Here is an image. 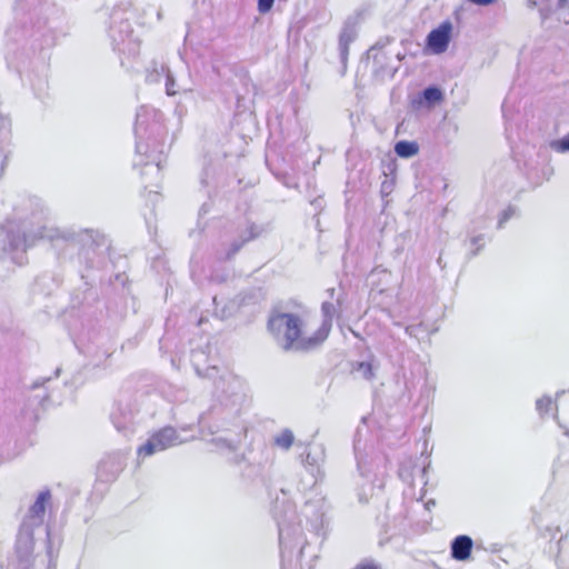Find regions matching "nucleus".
<instances>
[{
	"instance_id": "26",
	"label": "nucleus",
	"mask_w": 569,
	"mask_h": 569,
	"mask_svg": "<svg viewBox=\"0 0 569 569\" xmlns=\"http://www.w3.org/2000/svg\"><path fill=\"white\" fill-rule=\"evenodd\" d=\"M549 147L558 153H569V131L563 137L551 140Z\"/></svg>"
},
{
	"instance_id": "10",
	"label": "nucleus",
	"mask_w": 569,
	"mask_h": 569,
	"mask_svg": "<svg viewBox=\"0 0 569 569\" xmlns=\"http://www.w3.org/2000/svg\"><path fill=\"white\" fill-rule=\"evenodd\" d=\"M136 415L137 411L131 408L129 402L120 400L112 410L110 418L114 428L123 433V436L128 437L134 432Z\"/></svg>"
},
{
	"instance_id": "49",
	"label": "nucleus",
	"mask_w": 569,
	"mask_h": 569,
	"mask_svg": "<svg viewBox=\"0 0 569 569\" xmlns=\"http://www.w3.org/2000/svg\"><path fill=\"white\" fill-rule=\"evenodd\" d=\"M565 393V390H559L556 392V399H559Z\"/></svg>"
},
{
	"instance_id": "51",
	"label": "nucleus",
	"mask_w": 569,
	"mask_h": 569,
	"mask_svg": "<svg viewBox=\"0 0 569 569\" xmlns=\"http://www.w3.org/2000/svg\"><path fill=\"white\" fill-rule=\"evenodd\" d=\"M60 372H61V369L60 368H57L56 371H54V377H59L60 376Z\"/></svg>"
},
{
	"instance_id": "19",
	"label": "nucleus",
	"mask_w": 569,
	"mask_h": 569,
	"mask_svg": "<svg viewBox=\"0 0 569 569\" xmlns=\"http://www.w3.org/2000/svg\"><path fill=\"white\" fill-rule=\"evenodd\" d=\"M51 499V491L49 489H44L40 491L34 500V502L29 507L28 513L31 518H37L42 520L47 505Z\"/></svg>"
},
{
	"instance_id": "38",
	"label": "nucleus",
	"mask_w": 569,
	"mask_h": 569,
	"mask_svg": "<svg viewBox=\"0 0 569 569\" xmlns=\"http://www.w3.org/2000/svg\"><path fill=\"white\" fill-rule=\"evenodd\" d=\"M50 380H51V378H50V377H49V378H40V379H37V380H34V381L32 382V385H31V387H30V388H31V389H38V388H40V387L44 386V383H46V382H49Z\"/></svg>"
},
{
	"instance_id": "32",
	"label": "nucleus",
	"mask_w": 569,
	"mask_h": 569,
	"mask_svg": "<svg viewBox=\"0 0 569 569\" xmlns=\"http://www.w3.org/2000/svg\"><path fill=\"white\" fill-rule=\"evenodd\" d=\"M355 453H356V459H357V470H358L359 475L361 477H365V478L368 477L367 469H366L362 460L359 457V451H358V445L357 443H355Z\"/></svg>"
},
{
	"instance_id": "47",
	"label": "nucleus",
	"mask_w": 569,
	"mask_h": 569,
	"mask_svg": "<svg viewBox=\"0 0 569 569\" xmlns=\"http://www.w3.org/2000/svg\"><path fill=\"white\" fill-rule=\"evenodd\" d=\"M432 506H436L435 500H432V499H431V500H429V501H427V502H426V507H427V509H430V507H432Z\"/></svg>"
},
{
	"instance_id": "23",
	"label": "nucleus",
	"mask_w": 569,
	"mask_h": 569,
	"mask_svg": "<svg viewBox=\"0 0 569 569\" xmlns=\"http://www.w3.org/2000/svg\"><path fill=\"white\" fill-rule=\"evenodd\" d=\"M273 443L282 449L288 451L292 445L295 443V435L291 429L286 428L281 430L274 438Z\"/></svg>"
},
{
	"instance_id": "54",
	"label": "nucleus",
	"mask_w": 569,
	"mask_h": 569,
	"mask_svg": "<svg viewBox=\"0 0 569 569\" xmlns=\"http://www.w3.org/2000/svg\"><path fill=\"white\" fill-rule=\"evenodd\" d=\"M232 383H233V385H236V386H238V387L240 386V382H239L238 380H233V382H232Z\"/></svg>"
},
{
	"instance_id": "33",
	"label": "nucleus",
	"mask_w": 569,
	"mask_h": 569,
	"mask_svg": "<svg viewBox=\"0 0 569 569\" xmlns=\"http://www.w3.org/2000/svg\"><path fill=\"white\" fill-rule=\"evenodd\" d=\"M310 204L315 210V216H318L325 207V199L322 197H316L310 201Z\"/></svg>"
},
{
	"instance_id": "9",
	"label": "nucleus",
	"mask_w": 569,
	"mask_h": 569,
	"mask_svg": "<svg viewBox=\"0 0 569 569\" xmlns=\"http://www.w3.org/2000/svg\"><path fill=\"white\" fill-rule=\"evenodd\" d=\"M452 30L451 21H442L427 34L426 48L433 54L446 52L452 38Z\"/></svg>"
},
{
	"instance_id": "39",
	"label": "nucleus",
	"mask_w": 569,
	"mask_h": 569,
	"mask_svg": "<svg viewBox=\"0 0 569 569\" xmlns=\"http://www.w3.org/2000/svg\"><path fill=\"white\" fill-rule=\"evenodd\" d=\"M232 399H231V405L232 407H237L240 405V402L242 401V398H243V395L242 393H239V392H232L231 395Z\"/></svg>"
},
{
	"instance_id": "35",
	"label": "nucleus",
	"mask_w": 569,
	"mask_h": 569,
	"mask_svg": "<svg viewBox=\"0 0 569 569\" xmlns=\"http://www.w3.org/2000/svg\"><path fill=\"white\" fill-rule=\"evenodd\" d=\"M380 274H383L385 277H389L390 272L387 269H383L381 267H376L370 272V277L371 278H375V277L380 276Z\"/></svg>"
},
{
	"instance_id": "12",
	"label": "nucleus",
	"mask_w": 569,
	"mask_h": 569,
	"mask_svg": "<svg viewBox=\"0 0 569 569\" xmlns=\"http://www.w3.org/2000/svg\"><path fill=\"white\" fill-rule=\"evenodd\" d=\"M445 100V91L437 84H430L412 97V109H433Z\"/></svg>"
},
{
	"instance_id": "29",
	"label": "nucleus",
	"mask_w": 569,
	"mask_h": 569,
	"mask_svg": "<svg viewBox=\"0 0 569 569\" xmlns=\"http://www.w3.org/2000/svg\"><path fill=\"white\" fill-rule=\"evenodd\" d=\"M470 242H471V246L476 247L469 253L470 258H472V257H476L479 253V251L483 248L485 237H483V234L475 236L471 238Z\"/></svg>"
},
{
	"instance_id": "28",
	"label": "nucleus",
	"mask_w": 569,
	"mask_h": 569,
	"mask_svg": "<svg viewBox=\"0 0 569 569\" xmlns=\"http://www.w3.org/2000/svg\"><path fill=\"white\" fill-rule=\"evenodd\" d=\"M552 405H553V401H552L551 397L543 396V397L537 399L536 410L538 411L540 417H543L545 415H547L549 412Z\"/></svg>"
},
{
	"instance_id": "13",
	"label": "nucleus",
	"mask_w": 569,
	"mask_h": 569,
	"mask_svg": "<svg viewBox=\"0 0 569 569\" xmlns=\"http://www.w3.org/2000/svg\"><path fill=\"white\" fill-rule=\"evenodd\" d=\"M327 503L325 498H316L308 500L303 508L302 515L310 522L311 528L319 533L326 522Z\"/></svg>"
},
{
	"instance_id": "6",
	"label": "nucleus",
	"mask_w": 569,
	"mask_h": 569,
	"mask_svg": "<svg viewBox=\"0 0 569 569\" xmlns=\"http://www.w3.org/2000/svg\"><path fill=\"white\" fill-rule=\"evenodd\" d=\"M264 232L262 226L253 222L249 223L248 227L242 230L237 238L232 239L228 243H222L220 249L217 251V259L219 261H230L237 253L250 241L256 240Z\"/></svg>"
},
{
	"instance_id": "21",
	"label": "nucleus",
	"mask_w": 569,
	"mask_h": 569,
	"mask_svg": "<svg viewBox=\"0 0 569 569\" xmlns=\"http://www.w3.org/2000/svg\"><path fill=\"white\" fill-rule=\"evenodd\" d=\"M395 38L392 37H383L380 38L368 51L369 54L372 56L373 62L376 64L382 66V60L385 59V53L378 52L385 49L388 44H390Z\"/></svg>"
},
{
	"instance_id": "14",
	"label": "nucleus",
	"mask_w": 569,
	"mask_h": 569,
	"mask_svg": "<svg viewBox=\"0 0 569 569\" xmlns=\"http://www.w3.org/2000/svg\"><path fill=\"white\" fill-rule=\"evenodd\" d=\"M132 33L133 29L129 20L121 18L119 16V11L114 9L111 14V24L109 28V37L114 49L118 48L121 50L120 46L129 40L132 37Z\"/></svg>"
},
{
	"instance_id": "8",
	"label": "nucleus",
	"mask_w": 569,
	"mask_h": 569,
	"mask_svg": "<svg viewBox=\"0 0 569 569\" xmlns=\"http://www.w3.org/2000/svg\"><path fill=\"white\" fill-rule=\"evenodd\" d=\"M161 71L166 73V93L169 97L181 96L178 108L181 109L183 101L196 103L197 97L193 89V82L190 79L177 80L170 69L162 64Z\"/></svg>"
},
{
	"instance_id": "52",
	"label": "nucleus",
	"mask_w": 569,
	"mask_h": 569,
	"mask_svg": "<svg viewBox=\"0 0 569 569\" xmlns=\"http://www.w3.org/2000/svg\"><path fill=\"white\" fill-rule=\"evenodd\" d=\"M46 279H47V277H46V276H43V277H39V278L37 279V283H39L40 281H44Z\"/></svg>"
},
{
	"instance_id": "46",
	"label": "nucleus",
	"mask_w": 569,
	"mask_h": 569,
	"mask_svg": "<svg viewBox=\"0 0 569 569\" xmlns=\"http://www.w3.org/2000/svg\"><path fill=\"white\" fill-rule=\"evenodd\" d=\"M403 58H405L403 53H401V52H397L396 53V59H397L398 62H400Z\"/></svg>"
},
{
	"instance_id": "40",
	"label": "nucleus",
	"mask_w": 569,
	"mask_h": 569,
	"mask_svg": "<svg viewBox=\"0 0 569 569\" xmlns=\"http://www.w3.org/2000/svg\"><path fill=\"white\" fill-rule=\"evenodd\" d=\"M230 461L234 465H240L241 462L246 461V456L244 453H234Z\"/></svg>"
},
{
	"instance_id": "7",
	"label": "nucleus",
	"mask_w": 569,
	"mask_h": 569,
	"mask_svg": "<svg viewBox=\"0 0 569 569\" xmlns=\"http://www.w3.org/2000/svg\"><path fill=\"white\" fill-rule=\"evenodd\" d=\"M222 166L219 161L204 158L201 171L199 172V191L210 199L217 196V190L221 184Z\"/></svg>"
},
{
	"instance_id": "24",
	"label": "nucleus",
	"mask_w": 569,
	"mask_h": 569,
	"mask_svg": "<svg viewBox=\"0 0 569 569\" xmlns=\"http://www.w3.org/2000/svg\"><path fill=\"white\" fill-rule=\"evenodd\" d=\"M210 443H212L218 450L233 453L238 449L240 440H231L223 437H213L210 440Z\"/></svg>"
},
{
	"instance_id": "37",
	"label": "nucleus",
	"mask_w": 569,
	"mask_h": 569,
	"mask_svg": "<svg viewBox=\"0 0 569 569\" xmlns=\"http://www.w3.org/2000/svg\"><path fill=\"white\" fill-rule=\"evenodd\" d=\"M203 352L201 351H192V363H193V367H194V370H196V373L201 377L202 376V372H201V369L199 368V366L194 362L196 361V358L198 356H202Z\"/></svg>"
},
{
	"instance_id": "31",
	"label": "nucleus",
	"mask_w": 569,
	"mask_h": 569,
	"mask_svg": "<svg viewBox=\"0 0 569 569\" xmlns=\"http://www.w3.org/2000/svg\"><path fill=\"white\" fill-rule=\"evenodd\" d=\"M207 198H208V200H207V201H204V202L201 204L200 209H199V219H202V218H203V217H206L208 213H210V212H211V210H212V207H213V198H214V197H212L211 199H210L209 197H207Z\"/></svg>"
},
{
	"instance_id": "41",
	"label": "nucleus",
	"mask_w": 569,
	"mask_h": 569,
	"mask_svg": "<svg viewBox=\"0 0 569 569\" xmlns=\"http://www.w3.org/2000/svg\"><path fill=\"white\" fill-rule=\"evenodd\" d=\"M428 468H429V463L427 466H423L422 468L419 469L420 478H421V481L423 482V485L427 483L426 476H427V472H428Z\"/></svg>"
},
{
	"instance_id": "30",
	"label": "nucleus",
	"mask_w": 569,
	"mask_h": 569,
	"mask_svg": "<svg viewBox=\"0 0 569 569\" xmlns=\"http://www.w3.org/2000/svg\"><path fill=\"white\" fill-rule=\"evenodd\" d=\"M276 0H257V9L259 13L266 14L271 11Z\"/></svg>"
},
{
	"instance_id": "4",
	"label": "nucleus",
	"mask_w": 569,
	"mask_h": 569,
	"mask_svg": "<svg viewBox=\"0 0 569 569\" xmlns=\"http://www.w3.org/2000/svg\"><path fill=\"white\" fill-rule=\"evenodd\" d=\"M286 509L283 515H279L277 511L274 513L279 531L281 569H295L300 562L307 543L303 542L300 523L295 522L293 507L288 503Z\"/></svg>"
},
{
	"instance_id": "17",
	"label": "nucleus",
	"mask_w": 569,
	"mask_h": 569,
	"mask_svg": "<svg viewBox=\"0 0 569 569\" xmlns=\"http://www.w3.org/2000/svg\"><path fill=\"white\" fill-rule=\"evenodd\" d=\"M33 530L29 525L22 523L19 528L16 540V552L19 560H27L33 552Z\"/></svg>"
},
{
	"instance_id": "3",
	"label": "nucleus",
	"mask_w": 569,
	"mask_h": 569,
	"mask_svg": "<svg viewBox=\"0 0 569 569\" xmlns=\"http://www.w3.org/2000/svg\"><path fill=\"white\" fill-rule=\"evenodd\" d=\"M321 313L322 322L310 337H302V320L297 313L273 311L268 319L267 327L273 336H280L283 332L281 347L284 351L307 353L318 349L328 338L333 317L337 313V306L330 301H323Z\"/></svg>"
},
{
	"instance_id": "20",
	"label": "nucleus",
	"mask_w": 569,
	"mask_h": 569,
	"mask_svg": "<svg viewBox=\"0 0 569 569\" xmlns=\"http://www.w3.org/2000/svg\"><path fill=\"white\" fill-rule=\"evenodd\" d=\"M393 150L399 158L410 159L419 153V143L415 140H399Z\"/></svg>"
},
{
	"instance_id": "53",
	"label": "nucleus",
	"mask_w": 569,
	"mask_h": 569,
	"mask_svg": "<svg viewBox=\"0 0 569 569\" xmlns=\"http://www.w3.org/2000/svg\"><path fill=\"white\" fill-rule=\"evenodd\" d=\"M49 398V396L46 393L42 398H41V402H43L44 400H47Z\"/></svg>"
},
{
	"instance_id": "42",
	"label": "nucleus",
	"mask_w": 569,
	"mask_h": 569,
	"mask_svg": "<svg viewBox=\"0 0 569 569\" xmlns=\"http://www.w3.org/2000/svg\"><path fill=\"white\" fill-rule=\"evenodd\" d=\"M539 13H540V17H541L542 20H546L549 17V14H550L549 10L543 9V8L539 9Z\"/></svg>"
},
{
	"instance_id": "34",
	"label": "nucleus",
	"mask_w": 569,
	"mask_h": 569,
	"mask_svg": "<svg viewBox=\"0 0 569 569\" xmlns=\"http://www.w3.org/2000/svg\"><path fill=\"white\" fill-rule=\"evenodd\" d=\"M467 2L478 7H489L496 3L498 0H466Z\"/></svg>"
},
{
	"instance_id": "11",
	"label": "nucleus",
	"mask_w": 569,
	"mask_h": 569,
	"mask_svg": "<svg viewBox=\"0 0 569 569\" xmlns=\"http://www.w3.org/2000/svg\"><path fill=\"white\" fill-rule=\"evenodd\" d=\"M357 17H348L343 22L338 39V51L339 59L342 67V72L347 69V62L349 57V47L357 39Z\"/></svg>"
},
{
	"instance_id": "25",
	"label": "nucleus",
	"mask_w": 569,
	"mask_h": 569,
	"mask_svg": "<svg viewBox=\"0 0 569 569\" xmlns=\"http://www.w3.org/2000/svg\"><path fill=\"white\" fill-rule=\"evenodd\" d=\"M353 369L366 380H372L375 378V368L370 361H359Z\"/></svg>"
},
{
	"instance_id": "55",
	"label": "nucleus",
	"mask_w": 569,
	"mask_h": 569,
	"mask_svg": "<svg viewBox=\"0 0 569 569\" xmlns=\"http://www.w3.org/2000/svg\"><path fill=\"white\" fill-rule=\"evenodd\" d=\"M213 302H214L216 306H218L217 297H213Z\"/></svg>"
},
{
	"instance_id": "27",
	"label": "nucleus",
	"mask_w": 569,
	"mask_h": 569,
	"mask_svg": "<svg viewBox=\"0 0 569 569\" xmlns=\"http://www.w3.org/2000/svg\"><path fill=\"white\" fill-rule=\"evenodd\" d=\"M518 213V208L516 206L509 204L506 209H503L498 218L497 228L502 229L505 224Z\"/></svg>"
},
{
	"instance_id": "45",
	"label": "nucleus",
	"mask_w": 569,
	"mask_h": 569,
	"mask_svg": "<svg viewBox=\"0 0 569 569\" xmlns=\"http://www.w3.org/2000/svg\"><path fill=\"white\" fill-rule=\"evenodd\" d=\"M568 3V0H558V8H563Z\"/></svg>"
},
{
	"instance_id": "44",
	"label": "nucleus",
	"mask_w": 569,
	"mask_h": 569,
	"mask_svg": "<svg viewBox=\"0 0 569 569\" xmlns=\"http://www.w3.org/2000/svg\"><path fill=\"white\" fill-rule=\"evenodd\" d=\"M527 7L530 8V9L537 7V0H528L527 1Z\"/></svg>"
},
{
	"instance_id": "1",
	"label": "nucleus",
	"mask_w": 569,
	"mask_h": 569,
	"mask_svg": "<svg viewBox=\"0 0 569 569\" xmlns=\"http://www.w3.org/2000/svg\"><path fill=\"white\" fill-rule=\"evenodd\" d=\"M32 218L37 223L14 217L7 219L0 226V243L3 251H26L34 244L36 240L46 239L57 249L63 246L79 249V260L86 263L88 269L101 268L104 264L110 241L100 231L49 227L41 224L38 214H33Z\"/></svg>"
},
{
	"instance_id": "5",
	"label": "nucleus",
	"mask_w": 569,
	"mask_h": 569,
	"mask_svg": "<svg viewBox=\"0 0 569 569\" xmlns=\"http://www.w3.org/2000/svg\"><path fill=\"white\" fill-rule=\"evenodd\" d=\"M180 442L177 430L171 426H167L153 432L143 445L138 447L137 455L139 458H148Z\"/></svg>"
},
{
	"instance_id": "50",
	"label": "nucleus",
	"mask_w": 569,
	"mask_h": 569,
	"mask_svg": "<svg viewBox=\"0 0 569 569\" xmlns=\"http://www.w3.org/2000/svg\"><path fill=\"white\" fill-rule=\"evenodd\" d=\"M327 291H328V293L330 295V297L332 298V297H333V295H335V291H336V290H335V288H330V289H328Z\"/></svg>"
},
{
	"instance_id": "22",
	"label": "nucleus",
	"mask_w": 569,
	"mask_h": 569,
	"mask_svg": "<svg viewBox=\"0 0 569 569\" xmlns=\"http://www.w3.org/2000/svg\"><path fill=\"white\" fill-rule=\"evenodd\" d=\"M100 473H110L112 478L117 477L122 470V462L120 458H108L102 460L99 466Z\"/></svg>"
},
{
	"instance_id": "15",
	"label": "nucleus",
	"mask_w": 569,
	"mask_h": 569,
	"mask_svg": "<svg viewBox=\"0 0 569 569\" xmlns=\"http://www.w3.org/2000/svg\"><path fill=\"white\" fill-rule=\"evenodd\" d=\"M237 302L232 301L230 306H224L221 310V318L231 316L236 305L238 308L243 307H256L259 306L266 299V293L262 288L253 287L242 291L237 297Z\"/></svg>"
},
{
	"instance_id": "48",
	"label": "nucleus",
	"mask_w": 569,
	"mask_h": 569,
	"mask_svg": "<svg viewBox=\"0 0 569 569\" xmlns=\"http://www.w3.org/2000/svg\"><path fill=\"white\" fill-rule=\"evenodd\" d=\"M359 501H360V502H362V503H365V502H367V501H368V498H367L366 496H363V495L359 493Z\"/></svg>"
},
{
	"instance_id": "2",
	"label": "nucleus",
	"mask_w": 569,
	"mask_h": 569,
	"mask_svg": "<svg viewBox=\"0 0 569 569\" xmlns=\"http://www.w3.org/2000/svg\"><path fill=\"white\" fill-rule=\"evenodd\" d=\"M163 114L148 106H141L136 113L133 132L136 137L137 158L133 167H141L142 179L150 176L152 180L147 181L148 186H157L161 179L163 157L169 147L164 143L167 130L162 123Z\"/></svg>"
},
{
	"instance_id": "36",
	"label": "nucleus",
	"mask_w": 569,
	"mask_h": 569,
	"mask_svg": "<svg viewBox=\"0 0 569 569\" xmlns=\"http://www.w3.org/2000/svg\"><path fill=\"white\" fill-rule=\"evenodd\" d=\"M421 328V325H411L406 327V333L410 337H416L418 330Z\"/></svg>"
},
{
	"instance_id": "16",
	"label": "nucleus",
	"mask_w": 569,
	"mask_h": 569,
	"mask_svg": "<svg viewBox=\"0 0 569 569\" xmlns=\"http://www.w3.org/2000/svg\"><path fill=\"white\" fill-rule=\"evenodd\" d=\"M302 461L311 475L318 479L323 476L321 467L326 461V448L322 443H310L301 455Z\"/></svg>"
},
{
	"instance_id": "18",
	"label": "nucleus",
	"mask_w": 569,
	"mask_h": 569,
	"mask_svg": "<svg viewBox=\"0 0 569 569\" xmlns=\"http://www.w3.org/2000/svg\"><path fill=\"white\" fill-rule=\"evenodd\" d=\"M473 540L468 535H458L450 542V556L457 561L471 559Z\"/></svg>"
},
{
	"instance_id": "43",
	"label": "nucleus",
	"mask_w": 569,
	"mask_h": 569,
	"mask_svg": "<svg viewBox=\"0 0 569 569\" xmlns=\"http://www.w3.org/2000/svg\"><path fill=\"white\" fill-rule=\"evenodd\" d=\"M385 71L386 72L388 71L390 73V77H393L396 74V72L398 71V66L386 69Z\"/></svg>"
}]
</instances>
